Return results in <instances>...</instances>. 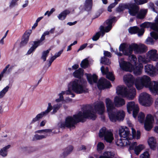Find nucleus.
<instances>
[{"label":"nucleus","instance_id":"f257e3e1","mask_svg":"<svg viewBox=\"0 0 158 158\" xmlns=\"http://www.w3.org/2000/svg\"><path fill=\"white\" fill-rule=\"evenodd\" d=\"M97 117V115L93 111L91 106L86 105L85 106L83 112L79 111L77 114L73 115V117L69 116L66 118L65 122L67 127L70 128L74 126V125L80 122H84L85 119L94 120Z\"/></svg>","mask_w":158,"mask_h":158},{"label":"nucleus","instance_id":"f03ea898","mask_svg":"<svg viewBox=\"0 0 158 158\" xmlns=\"http://www.w3.org/2000/svg\"><path fill=\"white\" fill-rule=\"evenodd\" d=\"M135 84L138 90H140L145 87L149 88L152 93L158 94V82L151 81L150 77L148 76L137 77L135 80Z\"/></svg>","mask_w":158,"mask_h":158},{"label":"nucleus","instance_id":"7ed1b4c3","mask_svg":"<svg viewBox=\"0 0 158 158\" xmlns=\"http://www.w3.org/2000/svg\"><path fill=\"white\" fill-rule=\"evenodd\" d=\"M87 82L83 79H75L70 82L72 90L77 94H81L87 92Z\"/></svg>","mask_w":158,"mask_h":158},{"label":"nucleus","instance_id":"20e7f679","mask_svg":"<svg viewBox=\"0 0 158 158\" xmlns=\"http://www.w3.org/2000/svg\"><path fill=\"white\" fill-rule=\"evenodd\" d=\"M117 94L124 97H127L131 100L133 99L136 94V90L134 88H130L128 89L124 85H118L116 88Z\"/></svg>","mask_w":158,"mask_h":158},{"label":"nucleus","instance_id":"39448f33","mask_svg":"<svg viewBox=\"0 0 158 158\" xmlns=\"http://www.w3.org/2000/svg\"><path fill=\"white\" fill-rule=\"evenodd\" d=\"M109 119L111 121L115 122L117 121H123L125 116V113L123 111H117L112 110L108 112Z\"/></svg>","mask_w":158,"mask_h":158},{"label":"nucleus","instance_id":"423d86ee","mask_svg":"<svg viewBox=\"0 0 158 158\" xmlns=\"http://www.w3.org/2000/svg\"><path fill=\"white\" fill-rule=\"evenodd\" d=\"M129 54H132L133 51L135 54H142L146 52L147 48L144 44L133 43L129 46Z\"/></svg>","mask_w":158,"mask_h":158},{"label":"nucleus","instance_id":"0eeeda50","mask_svg":"<svg viewBox=\"0 0 158 158\" xmlns=\"http://www.w3.org/2000/svg\"><path fill=\"white\" fill-rule=\"evenodd\" d=\"M111 86L110 82L105 78H101L97 83L98 88L100 90L109 88Z\"/></svg>","mask_w":158,"mask_h":158},{"label":"nucleus","instance_id":"6e6552de","mask_svg":"<svg viewBox=\"0 0 158 158\" xmlns=\"http://www.w3.org/2000/svg\"><path fill=\"white\" fill-rule=\"evenodd\" d=\"M135 2L133 3H127V9L128 10V12L132 16H135L138 13L139 7Z\"/></svg>","mask_w":158,"mask_h":158},{"label":"nucleus","instance_id":"1a4fd4ad","mask_svg":"<svg viewBox=\"0 0 158 158\" xmlns=\"http://www.w3.org/2000/svg\"><path fill=\"white\" fill-rule=\"evenodd\" d=\"M154 121L153 116L151 114H148L146 116L144 122L145 129L147 131H149L153 127V123Z\"/></svg>","mask_w":158,"mask_h":158},{"label":"nucleus","instance_id":"9d476101","mask_svg":"<svg viewBox=\"0 0 158 158\" xmlns=\"http://www.w3.org/2000/svg\"><path fill=\"white\" fill-rule=\"evenodd\" d=\"M52 106L51 105V103H48V106L47 109L45 111L41 112L40 113L38 114L35 118H33L31 123H33L35 122L39 121L40 119L42 118L44 116L47 115L52 109Z\"/></svg>","mask_w":158,"mask_h":158},{"label":"nucleus","instance_id":"9b49d317","mask_svg":"<svg viewBox=\"0 0 158 158\" xmlns=\"http://www.w3.org/2000/svg\"><path fill=\"white\" fill-rule=\"evenodd\" d=\"M139 100L145 106H149L151 105L150 95L146 93H143L140 96Z\"/></svg>","mask_w":158,"mask_h":158},{"label":"nucleus","instance_id":"f8f14e48","mask_svg":"<svg viewBox=\"0 0 158 158\" xmlns=\"http://www.w3.org/2000/svg\"><path fill=\"white\" fill-rule=\"evenodd\" d=\"M32 33V30H29L26 31L23 35L21 42L20 43V47H23L25 46L29 40V38Z\"/></svg>","mask_w":158,"mask_h":158},{"label":"nucleus","instance_id":"ddd939ff","mask_svg":"<svg viewBox=\"0 0 158 158\" xmlns=\"http://www.w3.org/2000/svg\"><path fill=\"white\" fill-rule=\"evenodd\" d=\"M119 135L121 138H125V139H127L130 140L131 139L129 137L130 134V131L129 128L127 127L125 128H122L119 130Z\"/></svg>","mask_w":158,"mask_h":158},{"label":"nucleus","instance_id":"4468645a","mask_svg":"<svg viewBox=\"0 0 158 158\" xmlns=\"http://www.w3.org/2000/svg\"><path fill=\"white\" fill-rule=\"evenodd\" d=\"M105 108L104 104L102 102L97 103L94 106L95 110L97 112L98 114L101 115L104 113Z\"/></svg>","mask_w":158,"mask_h":158},{"label":"nucleus","instance_id":"2eb2a0df","mask_svg":"<svg viewBox=\"0 0 158 158\" xmlns=\"http://www.w3.org/2000/svg\"><path fill=\"white\" fill-rule=\"evenodd\" d=\"M137 63L134 65L132 64L131 72L133 71L134 74L136 75H140L142 73V69L143 67L142 64H139L137 65Z\"/></svg>","mask_w":158,"mask_h":158},{"label":"nucleus","instance_id":"dca6fc26","mask_svg":"<svg viewBox=\"0 0 158 158\" xmlns=\"http://www.w3.org/2000/svg\"><path fill=\"white\" fill-rule=\"evenodd\" d=\"M147 54L148 55L149 58L151 60L154 61L158 60V54L157 53L156 50H151L148 52Z\"/></svg>","mask_w":158,"mask_h":158},{"label":"nucleus","instance_id":"f3484780","mask_svg":"<svg viewBox=\"0 0 158 158\" xmlns=\"http://www.w3.org/2000/svg\"><path fill=\"white\" fill-rule=\"evenodd\" d=\"M116 143L118 146L124 147L127 145H130L131 142L129 140L123 139L121 138L117 140L116 142Z\"/></svg>","mask_w":158,"mask_h":158},{"label":"nucleus","instance_id":"a211bd4d","mask_svg":"<svg viewBox=\"0 0 158 158\" xmlns=\"http://www.w3.org/2000/svg\"><path fill=\"white\" fill-rule=\"evenodd\" d=\"M145 72L150 76H153L155 72V68L152 65L148 64L145 66Z\"/></svg>","mask_w":158,"mask_h":158},{"label":"nucleus","instance_id":"6ab92c4d","mask_svg":"<svg viewBox=\"0 0 158 158\" xmlns=\"http://www.w3.org/2000/svg\"><path fill=\"white\" fill-rule=\"evenodd\" d=\"M105 102L107 112L113 110L115 107L112 101L107 98H106Z\"/></svg>","mask_w":158,"mask_h":158},{"label":"nucleus","instance_id":"aec40b11","mask_svg":"<svg viewBox=\"0 0 158 158\" xmlns=\"http://www.w3.org/2000/svg\"><path fill=\"white\" fill-rule=\"evenodd\" d=\"M86 75L87 79L89 82L91 84H93V82L94 83H96L98 81V76L96 74H94L92 75L91 74H86Z\"/></svg>","mask_w":158,"mask_h":158},{"label":"nucleus","instance_id":"412c9836","mask_svg":"<svg viewBox=\"0 0 158 158\" xmlns=\"http://www.w3.org/2000/svg\"><path fill=\"white\" fill-rule=\"evenodd\" d=\"M124 79L125 81L127 83V86L128 87L133 88L131 87L135 83V80H134L133 76L132 75H130L128 76H126V77H124Z\"/></svg>","mask_w":158,"mask_h":158},{"label":"nucleus","instance_id":"4be33fe9","mask_svg":"<svg viewBox=\"0 0 158 158\" xmlns=\"http://www.w3.org/2000/svg\"><path fill=\"white\" fill-rule=\"evenodd\" d=\"M132 65V64L131 63L126 61L124 63L121 64V65L120 66L121 68L124 71L131 72Z\"/></svg>","mask_w":158,"mask_h":158},{"label":"nucleus","instance_id":"5701e85b","mask_svg":"<svg viewBox=\"0 0 158 158\" xmlns=\"http://www.w3.org/2000/svg\"><path fill=\"white\" fill-rule=\"evenodd\" d=\"M139 108L138 105H136L135 102L131 101L128 102L127 105V109L128 112L129 113H131V111L134 110L135 109Z\"/></svg>","mask_w":158,"mask_h":158},{"label":"nucleus","instance_id":"b1692460","mask_svg":"<svg viewBox=\"0 0 158 158\" xmlns=\"http://www.w3.org/2000/svg\"><path fill=\"white\" fill-rule=\"evenodd\" d=\"M126 44L125 43L121 44L119 48V51L122 52L123 54L125 56H129L131 54H129V47L128 49L126 48Z\"/></svg>","mask_w":158,"mask_h":158},{"label":"nucleus","instance_id":"393cba45","mask_svg":"<svg viewBox=\"0 0 158 158\" xmlns=\"http://www.w3.org/2000/svg\"><path fill=\"white\" fill-rule=\"evenodd\" d=\"M84 70L81 68H79L75 70L73 73V76L78 79H82V77L83 76Z\"/></svg>","mask_w":158,"mask_h":158},{"label":"nucleus","instance_id":"a878e982","mask_svg":"<svg viewBox=\"0 0 158 158\" xmlns=\"http://www.w3.org/2000/svg\"><path fill=\"white\" fill-rule=\"evenodd\" d=\"M114 102L116 106L120 107L125 104V101L123 98L116 96L114 99Z\"/></svg>","mask_w":158,"mask_h":158},{"label":"nucleus","instance_id":"bb28decb","mask_svg":"<svg viewBox=\"0 0 158 158\" xmlns=\"http://www.w3.org/2000/svg\"><path fill=\"white\" fill-rule=\"evenodd\" d=\"M148 143L151 149L153 150L155 149L156 147V142L154 137H150L148 140Z\"/></svg>","mask_w":158,"mask_h":158},{"label":"nucleus","instance_id":"cd10ccee","mask_svg":"<svg viewBox=\"0 0 158 158\" xmlns=\"http://www.w3.org/2000/svg\"><path fill=\"white\" fill-rule=\"evenodd\" d=\"M70 13V11L69 10L67 9L65 10L59 15L57 16L58 18L60 20H63L65 19L67 15Z\"/></svg>","mask_w":158,"mask_h":158},{"label":"nucleus","instance_id":"c85d7f7f","mask_svg":"<svg viewBox=\"0 0 158 158\" xmlns=\"http://www.w3.org/2000/svg\"><path fill=\"white\" fill-rule=\"evenodd\" d=\"M147 13V10L146 9L141 10L139 12H138L136 14V18L139 19H142L144 18Z\"/></svg>","mask_w":158,"mask_h":158},{"label":"nucleus","instance_id":"c756f323","mask_svg":"<svg viewBox=\"0 0 158 158\" xmlns=\"http://www.w3.org/2000/svg\"><path fill=\"white\" fill-rule=\"evenodd\" d=\"M104 137V139L106 142L110 143L112 142L114 139L113 135L112 133L110 131L108 132L107 133Z\"/></svg>","mask_w":158,"mask_h":158},{"label":"nucleus","instance_id":"7c9ffc66","mask_svg":"<svg viewBox=\"0 0 158 158\" xmlns=\"http://www.w3.org/2000/svg\"><path fill=\"white\" fill-rule=\"evenodd\" d=\"M10 145H8L3 148L0 150V155L3 157H5L7 155L8 149L10 147Z\"/></svg>","mask_w":158,"mask_h":158},{"label":"nucleus","instance_id":"2f4dec72","mask_svg":"<svg viewBox=\"0 0 158 158\" xmlns=\"http://www.w3.org/2000/svg\"><path fill=\"white\" fill-rule=\"evenodd\" d=\"M127 3H120L116 9V11L118 12L123 11L125 9H127Z\"/></svg>","mask_w":158,"mask_h":158},{"label":"nucleus","instance_id":"473e14b6","mask_svg":"<svg viewBox=\"0 0 158 158\" xmlns=\"http://www.w3.org/2000/svg\"><path fill=\"white\" fill-rule=\"evenodd\" d=\"M73 149V147L72 145H69L65 149L63 153V155L64 157H66L70 153L72 152Z\"/></svg>","mask_w":158,"mask_h":158},{"label":"nucleus","instance_id":"72a5a7b5","mask_svg":"<svg viewBox=\"0 0 158 158\" xmlns=\"http://www.w3.org/2000/svg\"><path fill=\"white\" fill-rule=\"evenodd\" d=\"M89 65V61L87 58H85L83 60L81 61L80 64L81 67L84 69H85L87 68Z\"/></svg>","mask_w":158,"mask_h":158},{"label":"nucleus","instance_id":"f704fd0d","mask_svg":"<svg viewBox=\"0 0 158 158\" xmlns=\"http://www.w3.org/2000/svg\"><path fill=\"white\" fill-rule=\"evenodd\" d=\"M50 50L51 49L49 48L47 50L44 51L43 52L41 59L43 60L44 62L46 61L47 57L48 55V54Z\"/></svg>","mask_w":158,"mask_h":158},{"label":"nucleus","instance_id":"c9c22d12","mask_svg":"<svg viewBox=\"0 0 158 158\" xmlns=\"http://www.w3.org/2000/svg\"><path fill=\"white\" fill-rule=\"evenodd\" d=\"M109 131L105 127H103L100 130L98 135L99 137L100 138L104 137Z\"/></svg>","mask_w":158,"mask_h":158},{"label":"nucleus","instance_id":"e433bc0d","mask_svg":"<svg viewBox=\"0 0 158 158\" xmlns=\"http://www.w3.org/2000/svg\"><path fill=\"white\" fill-rule=\"evenodd\" d=\"M114 155L111 154L110 152H104L103 155L101 156L99 158H113Z\"/></svg>","mask_w":158,"mask_h":158},{"label":"nucleus","instance_id":"4c0bfd02","mask_svg":"<svg viewBox=\"0 0 158 158\" xmlns=\"http://www.w3.org/2000/svg\"><path fill=\"white\" fill-rule=\"evenodd\" d=\"M139 27L137 26L131 27L128 29L129 33L131 34H135L137 33Z\"/></svg>","mask_w":158,"mask_h":158},{"label":"nucleus","instance_id":"58836bf2","mask_svg":"<svg viewBox=\"0 0 158 158\" xmlns=\"http://www.w3.org/2000/svg\"><path fill=\"white\" fill-rule=\"evenodd\" d=\"M143 149V145H139L135 147L134 151L135 154L138 155L141 151Z\"/></svg>","mask_w":158,"mask_h":158},{"label":"nucleus","instance_id":"ea45409f","mask_svg":"<svg viewBox=\"0 0 158 158\" xmlns=\"http://www.w3.org/2000/svg\"><path fill=\"white\" fill-rule=\"evenodd\" d=\"M93 3H91L85 1L84 4L85 9L87 11H90L92 8Z\"/></svg>","mask_w":158,"mask_h":158},{"label":"nucleus","instance_id":"a19ab883","mask_svg":"<svg viewBox=\"0 0 158 158\" xmlns=\"http://www.w3.org/2000/svg\"><path fill=\"white\" fill-rule=\"evenodd\" d=\"M145 115L143 113L140 112L138 116V120L141 123H143L144 121Z\"/></svg>","mask_w":158,"mask_h":158},{"label":"nucleus","instance_id":"79ce46f5","mask_svg":"<svg viewBox=\"0 0 158 158\" xmlns=\"http://www.w3.org/2000/svg\"><path fill=\"white\" fill-rule=\"evenodd\" d=\"M101 63L105 65H108L111 63L110 60L106 57L102 58Z\"/></svg>","mask_w":158,"mask_h":158},{"label":"nucleus","instance_id":"37998d69","mask_svg":"<svg viewBox=\"0 0 158 158\" xmlns=\"http://www.w3.org/2000/svg\"><path fill=\"white\" fill-rule=\"evenodd\" d=\"M47 135H39L38 134L35 135L33 138V140L35 141L37 140H40L46 138Z\"/></svg>","mask_w":158,"mask_h":158},{"label":"nucleus","instance_id":"c03bdc74","mask_svg":"<svg viewBox=\"0 0 158 158\" xmlns=\"http://www.w3.org/2000/svg\"><path fill=\"white\" fill-rule=\"evenodd\" d=\"M106 77L108 79L112 81H114L115 80V77L112 72H108L106 74Z\"/></svg>","mask_w":158,"mask_h":158},{"label":"nucleus","instance_id":"a18cd8bd","mask_svg":"<svg viewBox=\"0 0 158 158\" xmlns=\"http://www.w3.org/2000/svg\"><path fill=\"white\" fill-rule=\"evenodd\" d=\"M152 23L149 22H145L141 24L140 27L143 28H150L151 27Z\"/></svg>","mask_w":158,"mask_h":158},{"label":"nucleus","instance_id":"49530a36","mask_svg":"<svg viewBox=\"0 0 158 158\" xmlns=\"http://www.w3.org/2000/svg\"><path fill=\"white\" fill-rule=\"evenodd\" d=\"M116 19L115 17H113L111 19H109L106 21V24L108 26H112V24L113 22H114Z\"/></svg>","mask_w":158,"mask_h":158},{"label":"nucleus","instance_id":"de8ad7c7","mask_svg":"<svg viewBox=\"0 0 158 158\" xmlns=\"http://www.w3.org/2000/svg\"><path fill=\"white\" fill-rule=\"evenodd\" d=\"M62 104L61 103H58L55 105L53 106V110L52 112L55 113H56L62 106Z\"/></svg>","mask_w":158,"mask_h":158},{"label":"nucleus","instance_id":"09e8293b","mask_svg":"<svg viewBox=\"0 0 158 158\" xmlns=\"http://www.w3.org/2000/svg\"><path fill=\"white\" fill-rule=\"evenodd\" d=\"M151 29L158 32V25L155 23H152Z\"/></svg>","mask_w":158,"mask_h":158},{"label":"nucleus","instance_id":"8fccbe9b","mask_svg":"<svg viewBox=\"0 0 158 158\" xmlns=\"http://www.w3.org/2000/svg\"><path fill=\"white\" fill-rule=\"evenodd\" d=\"M140 158H150V155L148 152L146 151L140 156Z\"/></svg>","mask_w":158,"mask_h":158},{"label":"nucleus","instance_id":"3c124183","mask_svg":"<svg viewBox=\"0 0 158 158\" xmlns=\"http://www.w3.org/2000/svg\"><path fill=\"white\" fill-rule=\"evenodd\" d=\"M150 35L153 39L156 40L158 39V32H156L154 31L151 32Z\"/></svg>","mask_w":158,"mask_h":158},{"label":"nucleus","instance_id":"603ef678","mask_svg":"<svg viewBox=\"0 0 158 158\" xmlns=\"http://www.w3.org/2000/svg\"><path fill=\"white\" fill-rule=\"evenodd\" d=\"M128 56L131 58L132 63H134V64H137V59L135 55L131 54Z\"/></svg>","mask_w":158,"mask_h":158},{"label":"nucleus","instance_id":"864d4df0","mask_svg":"<svg viewBox=\"0 0 158 158\" xmlns=\"http://www.w3.org/2000/svg\"><path fill=\"white\" fill-rule=\"evenodd\" d=\"M104 148V145L103 143L101 142L98 143L97 146V149L98 151L102 150Z\"/></svg>","mask_w":158,"mask_h":158},{"label":"nucleus","instance_id":"5fc2aeb1","mask_svg":"<svg viewBox=\"0 0 158 158\" xmlns=\"http://www.w3.org/2000/svg\"><path fill=\"white\" fill-rule=\"evenodd\" d=\"M100 35L101 33L100 32H98L93 36L92 39L93 41H97L99 38Z\"/></svg>","mask_w":158,"mask_h":158},{"label":"nucleus","instance_id":"6e6d98bb","mask_svg":"<svg viewBox=\"0 0 158 158\" xmlns=\"http://www.w3.org/2000/svg\"><path fill=\"white\" fill-rule=\"evenodd\" d=\"M135 2L137 5H140L145 3L148 2V0H134Z\"/></svg>","mask_w":158,"mask_h":158},{"label":"nucleus","instance_id":"4d7b16f0","mask_svg":"<svg viewBox=\"0 0 158 158\" xmlns=\"http://www.w3.org/2000/svg\"><path fill=\"white\" fill-rule=\"evenodd\" d=\"M133 111V116L134 118H136L137 117L138 113L139 111V108H137L136 107V109H135Z\"/></svg>","mask_w":158,"mask_h":158},{"label":"nucleus","instance_id":"13d9d810","mask_svg":"<svg viewBox=\"0 0 158 158\" xmlns=\"http://www.w3.org/2000/svg\"><path fill=\"white\" fill-rule=\"evenodd\" d=\"M101 70L102 74L103 75L106 74L109 72V70L108 67H106V70H105V68L103 66L101 67Z\"/></svg>","mask_w":158,"mask_h":158},{"label":"nucleus","instance_id":"bf43d9fd","mask_svg":"<svg viewBox=\"0 0 158 158\" xmlns=\"http://www.w3.org/2000/svg\"><path fill=\"white\" fill-rule=\"evenodd\" d=\"M59 98L56 99L55 101L57 102H59L61 101H63L64 100L63 94L62 93L59 94Z\"/></svg>","mask_w":158,"mask_h":158},{"label":"nucleus","instance_id":"052dcab7","mask_svg":"<svg viewBox=\"0 0 158 158\" xmlns=\"http://www.w3.org/2000/svg\"><path fill=\"white\" fill-rule=\"evenodd\" d=\"M19 0H12L10 3L9 7L10 8L14 7L15 5H17V2Z\"/></svg>","mask_w":158,"mask_h":158},{"label":"nucleus","instance_id":"680f3d73","mask_svg":"<svg viewBox=\"0 0 158 158\" xmlns=\"http://www.w3.org/2000/svg\"><path fill=\"white\" fill-rule=\"evenodd\" d=\"M143 27H142L141 29L139 28V30H138V32H137L138 35L139 36H141L142 35L144 32V30Z\"/></svg>","mask_w":158,"mask_h":158},{"label":"nucleus","instance_id":"e2e57ef3","mask_svg":"<svg viewBox=\"0 0 158 158\" xmlns=\"http://www.w3.org/2000/svg\"><path fill=\"white\" fill-rule=\"evenodd\" d=\"M40 43H41L39 40L38 41H34L33 42L34 44L32 47L35 49L40 45Z\"/></svg>","mask_w":158,"mask_h":158},{"label":"nucleus","instance_id":"0e129e2a","mask_svg":"<svg viewBox=\"0 0 158 158\" xmlns=\"http://www.w3.org/2000/svg\"><path fill=\"white\" fill-rule=\"evenodd\" d=\"M152 37H148L146 39V41L147 43V44H149L151 43L152 44H154V41Z\"/></svg>","mask_w":158,"mask_h":158},{"label":"nucleus","instance_id":"69168bd1","mask_svg":"<svg viewBox=\"0 0 158 158\" xmlns=\"http://www.w3.org/2000/svg\"><path fill=\"white\" fill-rule=\"evenodd\" d=\"M104 55L105 56L108 57H111V54L110 52L106 51H104Z\"/></svg>","mask_w":158,"mask_h":158},{"label":"nucleus","instance_id":"338daca9","mask_svg":"<svg viewBox=\"0 0 158 158\" xmlns=\"http://www.w3.org/2000/svg\"><path fill=\"white\" fill-rule=\"evenodd\" d=\"M88 44L87 43L84 44H83L81 45L80 48L78 50L77 52H79L81 50L84 49L87 46Z\"/></svg>","mask_w":158,"mask_h":158},{"label":"nucleus","instance_id":"774afa93","mask_svg":"<svg viewBox=\"0 0 158 158\" xmlns=\"http://www.w3.org/2000/svg\"><path fill=\"white\" fill-rule=\"evenodd\" d=\"M63 52V50H61L59 51L57 53H56L54 56H53V57L55 58V59H56L57 57H59L60 56L61 54H62V52Z\"/></svg>","mask_w":158,"mask_h":158}]
</instances>
